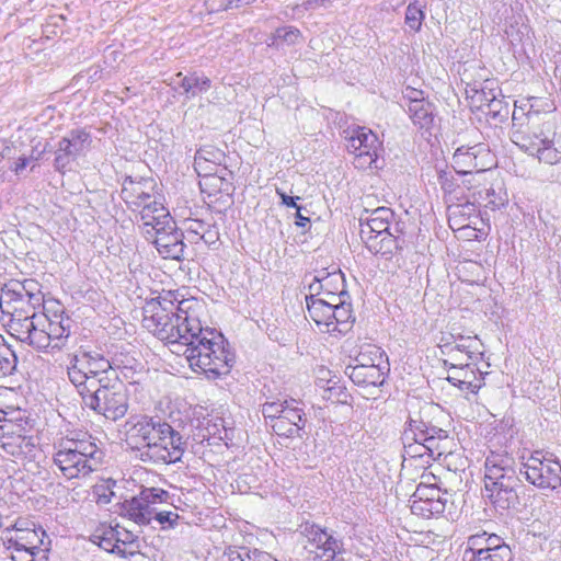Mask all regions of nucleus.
Returning <instances> with one entry per match:
<instances>
[{"mask_svg":"<svg viewBox=\"0 0 561 561\" xmlns=\"http://www.w3.org/2000/svg\"><path fill=\"white\" fill-rule=\"evenodd\" d=\"M124 439L144 462L152 465L175 463L182 459L185 450L178 431L169 423L154 421L148 415L128 420L124 425Z\"/></svg>","mask_w":561,"mask_h":561,"instance_id":"1","label":"nucleus"},{"mask_svg":"<svg viewBox=\"0 0 561 561\" xmlns=\"http://www.w3.org/2000/svg\"><path fill=\"white\" fill-rule=\"evenodd\" d=\"M512 141L546 164L561 161V130L551 119L538 115L513 116Z\"/></svg>","mask_w":561,"mask_h":561,"instance_id":"2","label":"nucleus"},{"mask_svg":"<svg viewBox=\"0 0 561 561\" xmlns=\"http://www.w3.org/2000/svg\"><path fill=\"white\" fill-rule=\"evenodd\" d=\"M179 345L185 347L183 354L190 368L208 379L229 375L234 364V354L226 345L222 334L215 329H205L202 335Z\"/></svg>","mask_w":561,"mask_h":561,"instance_id":"3","label":"nucleus"},{"mask_svg":"<svg viewBox=\"0 0 561 561\" xmlns=\"http://www.w3.org/2000/svg\"><path fill=\"white\" fill-rule=\"evenodd\" d=\"M99 447L90 436H64L53 445V466L66 480H83L98 470Z\"/></svg>","mask_w":561,"mask_h":561,"instance_id":"4","label":"nucleus"},{"mask_svg":"<svg viewBox=\"0 0 561 561\" xmlns=\"http://www.w3.org/2000/svg\"><path fill=\"white\" fill-rule=\"evenodd\" d=\"M178 290H162L145 302L142 327L160 341L179 345L180 323L176 318Z\"/></svg>","mask_w":561,"mask_h":561,"instance_id":"5","label":"nucleus"},{"mask_svg":"<svg viewBox=\"0 0 561 561\" xmlns=\"http://www.w3.org/2000/svg\"><path fill=\"white\" fill-rule=\"evenodd\" d=\"M71 322L62 304L54 299L46 300L43 311L34 314V347L37 350H46L49 346L59 347L70 335Z\"/></svg>","mask_w":561,"mask_h":561,"instance_id":"6","label":"nucleus"},{"mask_svg":"<svg viewBox=\"0 0 561 561\" xmlns=\"http://www.w3.org/2000/svg\"><path fill=\"white\" fill-rule=\"evenodd\" d=\"M307 312L321 331L330 334H344L355 322L351 304L329 301L324 297L307 298Z\"/></svg>","mask_w":561,"mask_h":561,"instance_id":"7","label":"nucleus"},{"mask_svg":"<svg viewBox=\"0 0 561 561\" xmlns=\"http://www.w3.org/2000/svg\"><path fill=\"white\" fill-rule=\"evenodd\" d=\"M262 414L272 431L279 437L291 438L300 435L307 417L295 400H273L262 404Z\"/></svg>","mask_w":561,"mask_h":561,"instance_id":"8","label":"nucleus"},{"mask_svg":"<svg viewBox=\"0 0 561 561\" xmlns=\"http://www.w3.org/2000/svg\"><path fill=\"white\" fill-rule=\"evenodd\" d=\"M211 156L210 151L198 150L195 156V170L199 178V188L209 203H225L234 192L233 172L227 167L220 168L216 172H211V168L207 164L204 157Z\"/></svg>","mask_w":561,"mask_h":561,"instance_id":"9","label":"nucleus"},{"mask_svg":"<svg viewBox=\"0 0 561 561\" xmlns=\"http://www.w3.org/2000/svg\"><path fill=\"white\" fill-rule=\"evenodd\" d=\"M85 405L102 414L104 417L117 421L128 411V390L119 380L107 378L87 400Z\"/></svg>","mask_w":561,"mask_h":561,"instance_id":"10","label":"nucleus"},{"mask_svg":"<svg viewBox=\"0 0 561 561\" xmlns=\"http://www.w3.org/2000/svg\"><path fill=\"white\" fill-rule=\"evenodd\" d=\"M525 479L540 489H556L561 484V465L547 453L536 450L523 461Z\"/></svg>","mask_w":561,"mask_h":561,"instance_id":"11","label":"nucleus"},{"mask_svg":"<svg viewBox=\"0 0 561 561\" xmlns=\"http://www.w3.org/2000/svg\"><path fill=\"white\" fill-rule=\"evenodd\" d=\"M501 88L494 78L485 79L482 82L467 84L466 100L472 113L481 117H496L502 108Z\"/></svg>","mask_w":561,"mask_h":561,"instance_id":"12","label":"nucleus"},{"mask_svg":"<svg viewBox=\"0 0 561 561\" xmlns=\"http://www.w3.org/2000/svg\"><path fill=\"white\" fill-rule=\"evenodd\" d=\"M347 150L354 158L357 169L377 168V161L383 151L382 141L371 129L357 126L347 138Z\"/></svg>","mask_w":561,"mask_h":561,"instance_id":"13","label":"nucleus"},{"mask_svg":"<svg viewBox=\"0 0 561 561\" xmlns=\"http://www.w3.org/2000/svg\"><path fill=\"white\" fill-rule=\"evenodd\" d=\"M206 313V305L203 300L197 298H183L178 291L176 301V318L180 323L181 340L179 344L185 341H192V339L199 336L204 333L205 329L209 327H203V317Z\"/></svg>","mask_w":561,"mask_h":561,"instance_id":"14","label":"nucleus"},{"mask_svg":"<svg viewBox=\"0 0 561 561\" xmlns=\"http://www.w3.org/2000/svg\"><path fill=\"white\" fill-rule=\"evenodd\" d=\"M496 165V159L488 145L459 147L453 156V168L459 175L485 173Z\"/></svg>","mask_w":561,"mask_h":561,"instance_id":"15","label":"nucleus"},{"mask_svg":"<svg viewBox=\"0 0 561 561\" xmlns=\"http://www.w3.org/2000/svg\"><path fill=\"white\" fill-rule=\"evenodd\" d=\"M168 492L150 488L122 504V515L139 525H147L153 519L154 505L167 502Z\"/></svg>","mask_w":561,"mask_h":561,"instance_id":"16","label":"nucleus"},{"mask_svg":"<svg viewBox=\"0 0 561 561\" xmlns=\"http://www.w3.org/2000/svg\"><path fill=\"white\" fill-rule=\"evenodd\" d=\"M7 547L26 548L28 551H41L45 530L27 518H19L3 531Z\"/></svg>","mask_w":561,"mask_h":561,"instance_id":"17","label":"nucleus"},{"mask_svg":"<svg viewBox=\"0 0 561 561\" xmlns=\"http://www.w3.org/2000/svg\"><path fill=\"white\" fill-rule=\"evenodd\" d=\"M368 347V354L377 356L378 363H368L366 353H360L357 358L358 364L348 367L347 375L350 379L357 386H380L385 381V370L383 367L380 366V363L382 362V354L376 346L370 345Z\"/></svg>","mask_w":561,"mask_h":561,"instance_id":"18","label":"nucleus"},{"mask_svg":"<svg viewBox=\"0 0 561 561\" xmlns=\"http://www.w3.org/2000/svg\"><path fill=\"white\" fill-rule=\"evenodd\" d=\"M445 494L446 492L443 489L416 486L410 504L412 514L424 519L438 517L445 511Z\"/></svg>","mask_w":561,"mask_h":561,"instance_id":"19","label":"nucleus"},{"mask_svg":"<svg viewBox=\"0 0 561 561\" xmlns=\"http://www.w3.org/2000/svg\"><path fill=\"white\" fill-rule=\"evenodd\" d=\"M483 344L478 336H459L455 345L446 352L444 365L462 366L463 364L481 363Z\"/></svg>","mask_w":561,"mask_h":561,"instance_id":"20","label":"nucleus"},{"mask_svg":"<svg viewBox=\"0 0 561 561\" xmlns=\"http://www.w3.org/2000/svg\"><path fill=\"white\" fill-rule=\"evenodd\" d=\"M480 363L463 364L462 366L447 367L446 379L459 390L466 393H477L484 385L483 373L479 368Z\"/></svg>","mask_w":561,"mask_h":561,"instance_id":"21","label":"nucleus"},{"mask_svg":"<svg viewBox=\"0 0 561 561\" xmlns=\"http://www.w3.org/2000/svg\"><path fill=\"white\" fill-rule=\"evenodd\" d=\"M339 550V541L332 535L318 526L310 527L308 552L313 561H334Z\"/></svg>","mask_w":561,"mask_h":561,"instance_id":"22","label":"nucleus"},{"mask_svg":"<svg viewBox=\"0 0 561 561\" xmlns=\"http://www.w3.org/2000/svg\"><path fill=\"white\" fill-rule=\"evenodd\" d=\"M158 193V183L153 178H126L123 182L122 198L128 206L140 207Z\"/></svg>","mask_w":561,"mask_h":561,"instance_id":"23","label":"nucleus"},{"mask_svg":"<svg viewBox=\"0 0 561 561\" xmlns=\"http://www.w3.org/2000/svg\"><path fill=\"white\" fill-rule=\"evenodd\" d=\"M85 368H89V355L83 354L81 357L75 356L71 366L68 368L70 381L76 386L84 403L107 378H95L87 376Z\"/></svg>","mask_w":561,"mask_h":561,"instance_id":"24","label":"nucleus"},{"mask_svg":"<svg viewBox=\"0 0 561 561\" xmlns=\"http://www.w3.org/2000/svg\"><path fill=\"white\" fill-rule=\"evenodd\" d=\"M147 239H151L159 254L165 260H181L184 254V241L182 231L174 225L169 229L156 232Z\"/></svg>","mask_w":561,"mask_h":561,"instance_id":"25","label":"nucleus"},{"mask_svg":"<svg viewBox=\"0 0 561 561\" xmlns=\"http://www.w3.org/2000/svg\"><path fill=\"white\" fill-rule=\"evenodd\" d=\"M0 309L8 319L30 318V316L36 314L32 304V295L11 288L2 291Z\"/></svg>","mask_w":561,"mask_h":561,"instance_id":"26","label":"nucleus"},{"mask_svg":"<svg viewBox=\"0 0 561 561\" xmlns=\"http://www.w3.org/2000/svg\"><path fill=\"white\" fill-rule=\"evenodd\" d=\"M427 451V458L442 460L451 456L457 449L456 439L444 430L432 428L427 431L424 442L416 446Z\"/></svg>","mask_w":561,"mask_h":561,"instance_id":"27","label":"nucleus"},{"mask_svg":"<svg viewBox=\"0 0 561 561\" xmlns=\"http://www.w3.org/2000/svg\"><path fill=\"white\" fill-rule=\"evenodd\" d=\"M515 460L507 451H491L485 460L484 484L496 481H512Z\"/></svg>","mask_w":561,"mask_h":561,"instance_id":"28","label":"nucleus"},{"mask_svg":"<svg viewBox=\"0 0 561 561\" xmlns=\"http://www.w3.org/2000/svg\"><path fill=\"white\" fill-rule=\"evenodd\" d=\"M140 218L146 238L174 225L168 208L159 201L146 204L140 211Z\"/></svg>","mask_w":561,"mask_h":561,"instance_id":"29","label":"nucleus"},{"mask_svg":"<svg viewBox=\"0 0 561 561\" xmlns=\"http://www.w3.org/2000/svg\"><path fill=\"white\" fill-rule=\"evenodd\" d=\"M91 135L84 128H78L70 131L68 137H64L58 145V152L55 159L56 164L65 158L76 157L91 145Z\"/></svg>","mask_w":561,"mask_h":561,"instance_id":"30","label":"nucleus"},{"mask_svg":"<svg viewBox=\"0 0 561 561\" xmlns=\"http://www.w3.org/2000/svg\"><path fill=\"white\" fill-rule=\"evenodd\" d=\"M448 225L451 230L463 228L466 225H477L483 218L479 205L472 202L462 205L447 206Z\"/></svg>","mask_w":561,"mask_h":561,"instance_id":"31","label":"nucleus"},{"mask_svg":"<svg viewBox=\"0 0 561 561\" xmlns=\"http://www.w3.org/2000/svg\"><path fill=\"white\" fill-rule=\"evenodd\" d=\"M485 494L495 507L507 510L517 501L512 481H496L484 484Z\"/></svg>","mask_w":561,"mask_h":561,"instance_id":"32","label":"nucleus"},{"mask_svg":"<svg viewBox=\"0 0 561 561\" xmlns=\"http://www.w3.org/2000/svg\"><path fill=\"white\" fill-rule=\"evenodd\" d=\"M393 220V213L387 207L375 209L365 222L360 224V238L373 236L374 233L390 232V226Z\"/></svg>","mask_w":561,"mask_h":561,"instance_id":"33","label":"nucleus"},{"mask_svg":"<svg viewBox=\"0 0 561 561\" xmlns=\"http://www.w3.org/2000/svg\"><path fill=\"white\" fill-rule=\"evenodd\" d=\"M469 187L470 184L466 182V176L463 175L459 179H445L442 182V190L447 206L470 203Z\"/></svg>","mask_w":561,"mask_h":561,"instance_id":"34","label":"nucleus"},{"mask_svg":"<svg viewBox=\"0 0 561 561\" xmlns=\"http://www.w3.org/2000/svg\"><path fill=\"white\" fill-rule=\"evenodd\" d=\"M27 427L21 432L3 436L0 439L1 448L9 455L21 457L30 454L34 447L32 436L27 435Z\"/></svg>","mask_w":561,"mask_h":561,"instance_id":"35","label":"nucleus"},{"mask_svg":"<svg viewBox=\"0 0 561 561\" xmlns=\"http://www.w3.org/2000/svg\"><path fill=\"white\" fill-rule=\"evenodd\" d=\"M408 113L412 123L423 130H431L435 125V106L432 102L408 104Z\"/></svg>","mask_w":561,"mask_h":561,"instance_id":"36","label":"nucleus"},{"mask_svg":"<svg viewBox=\"0 0 561 561\" xmlns=\"http://www.w3.org/2000/svg\"><path fill=\"white\" fill-rule=\"evenodd\" d=\"M366 248L376 255H392L398 249L397 238L391 232L374 233L362 238Z\"/></svg>","mask_w":561,"mask_h":561,"instance_id":"37","label":"nucleus"},{"mask_svg":"<svg viewBox=\"0 0 561 561\" xmlns=\"http://www.w3.org/2000/svg\"><path fill=\"white\" fill-rule=\"evenodd\" d=\"M481 543L472 541V551H466V561H512L510 547H495V549L483 550Z\"/></svg>","mask_w":561,"mask_h":561,"instance_id":"38","label":"nucleus"},{"mask_svg":"<svg viewBox=\"0 0 561 561\" xmlns=\"http://www.w3.org/2000/svg\"><path fill=\"white\" fill-rule=\"evenodd\" d=\"M318 293L316 297H324L329 301H342L341 294L343 288L341 285V276L339 274H328L318 280Z\"/></svg>","mask_w":561,"mask_h":561,"instance_id":"39","label":"nucleus"},{"mask_svg":"<svg viewBox=\"0 0 561 561\" xmlns=\"http://www.w3.org/2000/svg\"><path fill=\"white\" fill-rule=\"evenodd\" d=\"M117 541L115 542L114 553L121 557L135 556L139 551L138 538L131 531L116 526Z\"/></svg>","mask_w":561,"mask_h":561,"instance_id":"40","label":"nucleus"},{"mask_svg":"<svg viewBox=\"0 0 561 561\" xmlns=\"http://www.w3.org/2000/svg\"><path fill=\"white\" fill-rule=\"evenodd\" d=\"M116 537V527L103 523L96 526L91 535V540L103 550L114 553L115 542L117 541Z\"/></svg>","mask_w":561,"mask_h":561,"instance_id":"41","label":"nucleus"},{"mask_svg":"<svg viewBox=\"0 0 561 561\" xmlns=\"http://www.w3.org/2000/svg\"><path fill=\"white\" fill-rule=\"evenodd\" d=\"M453 231L460 241H482L485 240L490 233V225L482 219L477 225H466L463 228L454 229Z\"/></svg>","mask_w":561,"mask_h":561,"instance_id":"42","label":"nucleus"},{"mask_svg":"<svg viewBox=\"0 0 561 561\" xmlns=\"http://www.w3.org/2000/svg\"><path fill=\"white\" fill-rule=\"evenodd\" d=\"M8 327L13 331L15 336L21 341H27L32 346L33 332H35L34 314L30 318H11L8 319Z\"/></svg>","mask_w":561,"mask_h":561,"instance_id":"43","label":"nucleus"},{"mask_svg":"<svg viewBox=\"0 0 561 561\" xmlns=\"http://www.w3.org/2000/svg\"><path fill=\"white\" fill-rule=\"evenodd\" d=\"M507 201L506 192L502 185H494L491 181L483 190L481 205L486 208L496 209L505 205Z\"/></svg>","mask_w":561,"mask_h":561,"instance_id":"44","label":"nucleus"},{"mask_svg":"<svg viewBox=\"0 0 561 561\" xmlns=\"http://www.w3.org/2000/svg\"><path fill=\"white\" fill-rule=\"evenodd\" d=\"M211 87V81L208 77L199 76L197 72H192L184 76L181 81V88L186 94L196 95L197 93L207 92Z\"/></svg>","mask_w":561,"mask_h":561,"instance_id":"45","label":"nucleus"},{"mask_svg":"<svg viewBox=\"0 0 561 561\" xmlns=\"http://www.w3.org/2000/svg\"><path fill=\"white\" fill-rule=\"evenodd\" d=\"M322 398L328 402V405L336 407L352 404L351 393L339 382H334L332 386L324 389Z\"/></svg>","mask_w":561,"mask_h":561,"instance_id":"46","label":"nucleus"},{"mask_svg":"<svg viewBox=\"0 0 561 561\" xmlns=\"http://www.w3.org/2000/svg\"><path fill=\"white\" fill-rule=\"evenodd\" d=\"M466 182L470 184V191H468L470 197L469 201L474 205H481L483 190L488 184H490V180L485 173H473L466 175Z\"/></svg>","mask_w":561,"mask_h":561,"instance_id":"47","label":"nucleus"},{"mask_svg":"<svg viewBox=\"0 0 561 561\" xmlns=\"http://www.w3.org/2000/svg\"><path fill=\"white\" fill-rule=\"evenodd\" d=\"M229 561H278L272 554L260 551L240 548L230 550L228 553Z\"/></svg>","mask_w":561,"mask_h":561,"instance_id":"48","label":"nucleus"},{"mask_svg":"<svg viewBox=\"0 0 561 561\" xmlns=\"http://www.w3.org/2000/svg\"><path fill=\"white\" fill-rule=\"evenodd\" d=\"M425 19L423 7L416 1L408 4L404 15V23L410 31L417 33L421 31Z\"/></svg>","mask_w":561,"mask_h":561,"instance_id":"49","label":"nucleus"},{"mask_svg":"<svg viewBox=\"0 0 561 561\" xmlns=\"http://www.w3.org/2000/svg\"><path fill=\"white\" fill-rule=\"evenodd\" d=\"M302 39V33L295 26H282L276 28L272 36V45H296Z\"/></svg>","mask_w":561,"mask_h":561,"instance_id":"50","label":"nucleus"},{"mask_svg":"<svg viewBox=\"0 0 561 561\" xmlns=\"http://www.w3.org/2000/svg\"><path fill=\"white\" fill-rule=\"evenodd\" d=\"M472 541H474V543H481L480 548H483V550H491L493 548L495 549V547H508L507 545L502 542V539L495 534H488L483 531L480 534L471 535L468 538V548L466 551H472Z\"/></svg>","mask_w":561,"mask_h":561,"instance_id":"51","label":"nucleus"},{"mask_svg":"<svg viewBox=\"0 0 561 561\" xmlns=\"http://www.w3.org/2000/svg\"><path fill=\"white\" fill-rule=\"evenodd\" d=\"M26 427L27 422L25 420L9 417L7 412L0 410V439Z\"/></svg>","mask_w":561,"mask_h":561,"instance_id":"52","label":"nucleus"},{"mask_svg":"<svg viewBox=\"0 0 561 561\" xmlns=\"http://www.w3.org/2000/svg\"><path fill=\"white\" fill-rule=\"evenodd\" d=\"M440 465H430L424 468L421 474V481L417 486H425L427 489H442V480L439 472H442Z\"/></svg>","mask_w":561,"mask_h":561,"instance_id":"53","label":"nucleus"},{"mask_svg":"<svg viewBox=\"0 0 561 561\" xmlns=\"http://www.w3.org/2000/svg\"><path fill=\"white\" fill-rule=\"evenodd\" d=\"M16 366V358L11 348L0 343V376L10 375Z\"/></svg>","mask_w":561,"mask_h":561,"instance_id":"54","label":"nucleus"},{"mask_svg":"<svg viewBox=\"0 0 561 561\" xmlns=\"http://www.w3.org/2000/svg\"><path fill=\"white\" fill-rule=\"evenodd\" d=\"M199 150H206L211 152V156L205 157L207 160V164H209L211 168V172H216L224 167L222 161L225 160V153L221 150L213 146H205Z\"/></svg>","mask_w":561,"mask_h":561,"instance_id":"55","label":"nucleus"},{"mask_svg":"<svg viewBox=\"0 0 561 561\" xmlns=\"http://www.w3.org/2000/svg\"><path fill=\"white\" fill-rule=\"evenodd\" d=\"M11 550V559L13 561H36L35 557L39 553V551H28L26 548H18V547H7Z\"/></svg>","mask_w":561,"mask_h":561,"instance_id":"56","label":"nucleus"},{"mask_svg":"<svg viewBox=\"0 0 561 561\" xmlns=\"http://www.w3.org/2000/svg\"><path fill=\"white\" fill-rule=\"evenodd\" d=\"M420 444L416 445H409L405 447V457L404 462H407L409 466H412L413 461H416L419 459H423L425 456L427 457V451L423 450L421 448H416Z\"/></svg>","mask_w":561,"mask_h":561,"instance_id":"57","label":"nucleus"},{"mask_svg":"<svg viewBox=\"0 0 561 561\" xmlns=\"http://www.w3.org/2000/svg\"><path fill=\"white\" fill-rule=\"evenodd\" d=\"M153 518L162 526H169L172 527L176 519L179 518V515L176 513L170 512V511H163V512H156L153 514Z\"/></svg>","mask_w":561,"mask_h":561,"instance_id":"58","label":"nucleus"},{"mask_svg":"<svg viewBox=\"0 0 561 561\" xmlns=\"http://www.w3.org/2000/svg\"><path fill=\"white\" fill-rule=\"evenodd\" d=\"M404 98L408 100V104H415L421 102H426L424 98V92L422 90L408 87L404 92Z\"/></svg>","mask_w":561,"mask_h":561,"instance_id":"59","label":"nucleus"},{"mask_svg":"<svg viewBox=\"0 0 561 561\" xmlns=\"http://www.w3.org/2000/svg\"><path fill=\"white\" fill-rule=\"evenodd\" d=\"M277 193L280 196L282 202H283L284 205H286L288 207H294L298 211H300L301 207L296 204V199H299V197H296V198L295 197H290V196H287L285 193L279 192V191H277Z\"/></svg>","mask_w":561,"mask_h":561,"instance_id":"60","label":"nucleus"},{"mask_svg":"<svg viewBox=\"0 0 561 561\" xmlns=\"http://www.w3.org/2000/svg\"><path fill=\"white\" fill-rule=\"evenodd\" d=\"M95 362L91 356H89V368H85L88 373L87 376H94L95 378H108L107 376H102L98 369H95Z\"/></svg>","mask_w":561,"mask_h":561,"instance_id":"61","label":"nucleus"},{"mask_svg":"<svg viewBox=\"0 0 561 561\" xmlns=\"http://www.w3.org/2000/svg\"><path fill=\"white\" fill-rule=\"evenodd\" d=\"M30 160L28 158L26 157H20L16 162L14 163V167H13V172L15 174H19L21 171H23L27 164H28Z\"/></svg>","mask_w":561,"mask_h":561,"instance_id":"62","label":"nucleus"},{"mask_svg":"<svg viewBox=\"0 0 561 561\" xmlns=\"http://www.w3.org/2000/svg\"><path fill=\"white\" fill-rule=\"evenodd\" d=\"M297 218L299 221H297V225L305 226V221H309L307 217H304L300 211L297 210Z\"/></svg>","mask_w":561,"mask_h":561,"instance_id":"63","label":"nucleus"},{"mask_svg":"<svg viewBox=\"0 0 561 561\" xmlns=\"http://www.w3.org/2000/svg\"><path fill=\"white\" fill-rule=\"evenodd\" d=\"M101 363H103L105 366H107V362H104V359H101Z\"/></svg>","mask_w":561,"mask_h":561,"instance_id":"64","label":"nucleus"}]
</instances>
